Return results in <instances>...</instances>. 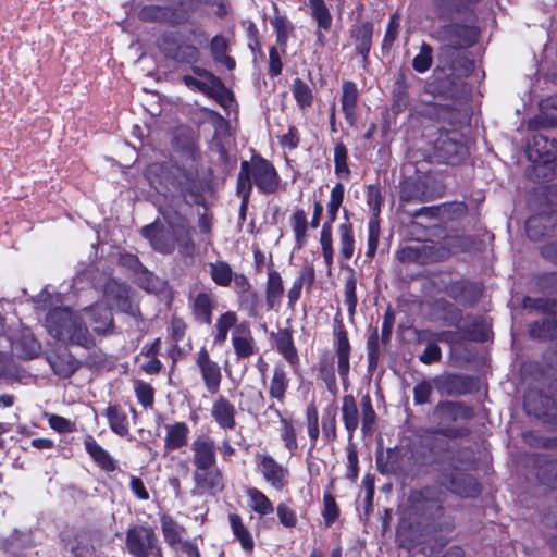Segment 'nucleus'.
Returning <instances> with one entry per match:
<instances>
[{
	"instance_id": "nucleus-1",
	"label": "nucleus",
	"mask_w": 557,
	"mask_h": 557,
	"mask_svg": "<svg viewBox=\"0 0 557 557\" xmlns=\"http://www.w3.org/2000/svg\"><path fill=\"white\" fill-rule=\"evenodd\" d=\"M162 214L166 225H147L141 228V234L161 253L169 255L177 250L182 258H193L195 243L186 218L173 208L164 209Z\"/></svg>"
},
{
	"instance_id": "nucleus-2",
	"label": "nucleus",
	"mask_w": 557,
	"mask_h": 557,
	"mask_svg": "<svg viewBox=\"0 0 557 557\" xmlns=\"http://www.w3.org/2000/svg\"><path fill=\"white\" fill-rule=\"evenodd\" d=\"M46 327L52 337L63 343L84 348L95 346L94 337L81 312L75 313L69 308H54L47 314Z\"/></svg>"
},
{
	"instance_id": "nucleus-3",
	"label": "nucleus",
	"mask_w": 557,
	"mask_h": 557,
	"mask_svg": "<svg viewBox=\"0 0 557 557\" xmlns=\"http://www.w3.org/2000/svg\"><path fill=\"white\" fill-rule=\"evenodd\" d=\"M206 41L203 33L195 29L166 33L160 39L159 47L163 54L175 62L195 64L200 59L198 45Z\"/></svg>"
},
{
	"instance_id": "nucleus-4",
	"label": "nucleus",
	"mask_w": 557,
	"mask_h": 557,
	"mask_svg": "<svg viewBox=\"0 0 557 557\" xmlns=\"http://www.w3.org/2000/svg\"><path fill=\"white\" fill-rule=\"evenodd\" d=\"M253 183L263 194H273L280 186V177L276 170L268 160L260 157L240 163L237 185H248L251 191Z\"/></svg>"
},
{
	"instance_id": "nucleus-5",
	"label": "nucleus",
	"mask_w": 557,
	"mask_h": 557,
	"mask_svg": "<svg viewBox=\"0 0 557 557\" xmlns=\"http://www.w3.org/2000/svg\"><path fill=\"white\" fill-rule=\"evenodd\" d=\"M125 545L133 557H163L158 535L149 525L128 528Z\"/></svg>"
},
{
	"instance_id": "nucleus-6",
	"label": "nucleus",
	"mask_w": 557,
	"mask_h": 557,
	"mask_svg": "<svg viewBox=\"0 0 557 557\" xmlns=\"http://www.w3.org/2000/svg\"><path fill=\"white\" fill-rule=\"evenodd\" d=\"M461 417H467V410L460 404L454 401H441L433 410V418L440 426L437 433L449 437L458 435L457 431L449 428V425Z\"/></svg>"
},
{
	"instance_id": "nucleus-7",
	"label": "nucleus",
	"mask_w": 557,
	"mask_h": 557,
	"mask_svg": "<svg viewBox=\"0 0 557 557\" xmlns=\"http://www.w3.org/2000/svg\"><path fill=\"white\" fill-rule=\"evenodd\" d=\"M256 463L267 483L273 486H284L289 483V470L278 463L272 456L257 454Z\"/></svg>"
},
{
	"instance_id": "nucleus-8",
	"label": "nucleus",
	"mask_w": 557,
	"mask_h": 557,
	"mask_svg": "<svg viewBox=\"0 0 557 557\" xmlns=\"http://www.w3.org/2000/svg\"><path fill=\"white\" fill-rule=\"evenodd\" d=\"M83 320L87 319L92 331L98 335H106L113 330V315L111 309L103 301L85 307L81 311Z\"/></svg>"
},
{
	"instance_id": "nucleus-9",
	"label": "nucleus",
	"mask_w": 557,
	"mask_h": 557,
	"mask_svg": "<svg viewBox=\"0 0 557 557\" xmlns=\"http://www.w3.org/2000/svg\"><path fill=\"white\" fill-rule=\"evenodd\" d=\"M196 362L208 392L218 393L222 380L220 366L210 358L206 348L199 350Z\"/></svg>"
},
{
	"instance_id": "nucleus-10",
	"label": "nucleus",
	"mask_w": 557,
	"mask_h": 557,
	"mask_svg": "<svg viewBox=\"0 0 557 557\" xmlns=\"http://www.w3.org/2000/svg\"><path fill=\"white\" fill-rule=\"evenodd\" d=\"M436 156L447 163H456L467 153L466 147L456 138V134H441L435 141Z\"/></svg>"
},
{
	"instance_id": "nucleus-11",
	"label": "nucleus",
	"mask_w": 557,
	"mask_h": 557,
	"mask_svg": "<svg viewBox=\"0 0 557 557\" xmlns=\"http://www.w3.org/2000/svg\"><path fill=\"white\" fill-rule=\"evenodd\" d=\"M190 448L195 469H208L215 465V445L212 440L199 436L194 440Z\"/></svg>"
},
{
	"instance_id": "nucleus-12",
	"label": "nucleus",
	"mask_w": 557,
	"mask_h": 557,
	"mask_svg": "<svg viewBox=\"0 0 557 557\" xmlns=\"http://www.w3.org/2000/svg\"><path fill=\"white\" fill-rule=\"evenodd\" d=\"M232 344L239 359L249 358L256 352L255 339L247 323L238 324L234 329Z\"/></svg>"
},
{
	"instance_id": "nucleus-13",
	"label": "nucleus",
	"mask_w": 557,
	"mask_h": 557,
	"mask_svg": "<svg viewBox=\"0 0 557 557\" xmlns=\"http://www.w3.org/2000/svg\"><path fill=\"white\" fill-rule=\"evenodd\" d=\"M214 305L215 299L212 292L203 290L197 293L191 300V310L195 319L201 323L210 324Z\"/></svg>"
},
{
	"instance_id": "nucleus-14",
	"label": "nucleus",
	"mask_w": 557,
	"mask_h": 557,
	"mask_svg": "<svg viewBox=\"0 0 557 557\" xmlns=\"http://www.w3.org/2000/svg\"><path fill=\"white\" fill-rule=\"evenodd\" d=\"M228 522L232 530V533L236 541L239 542L240 547L247 554H251L255 549V541L251 532L245 525L242 517L238 513H230Z\"/></svg>"
},
{
	"instance_id": "nucleus-15",
	"label": "nucleus",
	"mask_w": 557,
	"mask_h": 557,
	"mask_svg": "<svg viewBox=\"0 0 557 557\" xmlns=\"http://www.w3.org/2000/svg\"><path fill=\"white\" fill-rule=\"evenodd\" d=\"M212 417L223 429H233L235 426V408L224 397L220 396L212 406Z\"/></svg>"
},
{
	"instance_id": "nucleus-16",
	"label": "nucleus",
	"mask_w": 557,
	"mask_h": 557,
	"mask_svg": "<svg viewBox=\"0 0 557 557\" xmlns=\"http://www.w3.org/2000/svg\"><path fill=\"white\" fill-rule=\"evenodd\" d=\"M288 377L283 366L276 364L273 370V375L269 383V396L276 400L278 404H284L285 394L288 388Z\"/></svg>"
},
{
	"instance_id": "nucleus-17",
	"label": "nucleus",
	"mask_w": 557,
	"mask_h": 557,
	"mask_svg": "<svg viewBox=\"0 0 557 557\" xmlns=\"http://www.w3.org/2000/svg\"><path fill=\"white\" fill-rule=\"evenodd\" d=\"M350 33L355 40V46L358 53H360L363 57V60H366L372 45V24L369 22L356 24L351 28Z\"/></svg>"
},
{
	"instance_id": "nucleus-18",
	"label": "nucleus",
	"mask_w": 557,
	"mask_h": 557,
	"mask_svg": "<svg viewBox=\"0 0 557 557\" xmlns=\"http://www.w3.org/2000/svg\"><path fill=\"white\" fill-rule=\"evenodd\" d=\"M48 360L53 372L63 379L70 377L78 368L77 361L67 351L50 356Z\"/></svg>"
},
{
	"instance_id": "nucleus-19",
	"label": "nucleus",
	"mask_w": 557,
	"mask_h": 557,
	"mask_svg": "<svg viewBox=\"0 0 557 557\" xmlns=\"http://www.w3.org/2000/svg\"><path fill=\"white\" fill-rule=\"evenodd\" d=\"M161 530L164 537L165 543L173 549H177V546L182 545L185 541H183V534L185 533V528L183 525L177 524L172 517L163 516L161 519Z\"/></svg>"
},
{
	"instance_id": "nucleus-20",
	"label": "nucleus",
	"mask_w": 557,
	"mask_h": 557,
	"mask_svg": "<svg viewBox=\"0 0 557 557\" xmlns=\"http://www.w3.org/2000/svg\"><path fill=\"white\" fill-rule=\"evenodd\" d=\"M85 448L101 469L106 471H113L115 469V461L113 458L91 436L86 437Z\"/></svg>"
},
{
	"instance_id": "nucleus-21",
	"label": "nucleus",
	"mask_w": 557,
	"mask_h": 557,
	"mask_svg": "<svg viewBox=\"0 0 557 557\" xmlns=\"http://www.w3.org/2000/svg\"><path fill=\"white\" fill-rule=\"evenodd\" d=\"M165 448L168 450L178 449L186 445L189 428L184 422H176L165 426Z\"/></svg>"
},
{
	"instance_id": "nucleus-22",
	"label": "nucleus",
	"mask_w": 557,
	"mask_h": 557,
	"mask_svg": "<svg viewBox=\"0 0 557 557\" xmlns=\"http://www.w3.org/2000/svg\"><path fill=\"white\" fill-rule=\"evenodd\" d=\"M342 109L347 122L354 125L356 122L355 107L358 98V89L355 83L345 82L343 84Z\"/></svg>"
},
{
	"instance_id": "nucleus-23",
	"label": "nucleus",
	"mask_w": 557,
	"mask_h": 557,
	"mask_svg": "<svg viewBox=\"0 0 557 557\" xmlns=\"http://www.w3.org/2000/svg\"><path fill=\"white\" fill-rule=\"evenodd\" d=\"M210 51L213 60L225 65L228 70L235 69V60L227 54L228 41L222 35H216L211 39Z\"/></svg>"
},
{
	"instance_id": "nucleus-24",
	"label": "nucleus",
	"mask_w": 557,
	"mask_h": 557,
	"mask_svg": "<svg viewBox=\"0 0 557 557\" xmlns=\"http://www.w3.org/2000/svg\"><path fill=\"white\" fill-rule=\"evenodd\" d=\"M431 249L432 246L425 244L407 246L397 252V257L401 262L425 263L432 259Z\"/></svg>"
},
{
	"instance_id": "nucleus-25",
	"label": "nucleus",
	"mask_w": 557,
	"mask_h": 557,
	"mask_svg": "<svg viewBox=\"0 0 557 557\" xmlns=\"http://www.w3.org/2000/svg\"><path fill=\"white\" fill-rule=\"evenodd\" d=\"M342 417L347 432L351 435L359 424V411L352 395H345L343 397Z\"/></svg>"
},
{
	"instance_id": "nucleus-26",
	"label": "nucleus",
	"mask_w": 557,
	"mask_h": 557,
	"mask_svg": "<svg viewBox=\"0 0 557 557\" xmlns=\"http://www.w3.org/2000/svg\"><path fill=\"white\" fill-rule=\"evenodd\" d=\"M104 416L107 417L109 425L114 433L121 436L128 434L127 416L120 406L110 405L106 409Z\"/></svg>"
},
{
	"instance_id": "nucleus-27",
	"label": "nucleus",
	"mask_w": 557,
	"mask_h": 557,
	"mask_svg": "<svg viewBox=\"0 0 557 557\" xmlns=\"http://www.w3.org/2000/svg\"><path fill=\"white\" fill-rule=\"evenodd\" d=\"M336 354L338 358V374L345 380L349 372L350 345L345 331L337 334Z\"/></svg>"
},
{
	"instance_id": "nucleus-28",
	"label": "nucleus",
	"mask_w": 557,
	"mask_h": 557,
	"mask_svg": "<svg viewBox=\"0 0 557 557\" xmlns=\"http://www.w3.org/2000/svg\"><path fill=\"white\" fill-rule=\"evenodd\" d=\"M284 293L283 281L280 273L272 270L268 274L265 298L269 308H274L281 300Z\"/></svg>"
},
{
	"instance_id": "nucleus-29",
	"label": "nucleus",
	"mask_w": 557,
	"mask_h": 557,
	"mask_svg": "<svg viewBox=\"0 0 557 557\" xmlns=\"http://www.w3.org/2000/svg\"><path fill=\"white\" fill-rule=\"evenodd\" d=\"M237 323V315L233 311H226L222 313L214 325L215 329V335H214V343L215 344H223L227 339L228 331L232 327H236Z\"/></svg>"
},
{
	"instance_id": "nucleus-30",
	"label": "nucleus",
	"mask_w": 557,
	"mask_h": 557,
	"mask_svg": "<svg viewBox=\"0 0 557 557\" xmlns=\"http://www.w3.org/2000/svg\"><path fill=\"white\" fill-rule=\"evenodd\" d=\"M212 281L222 287L230 286L233 278V271L225 261H216L208 264Z\"/></svg>"
},
{
	"instance_id": "nucleus-31",
	"label": "nucleus",
	"mask_w": 557,
	"mask_h": 557,
	"mask_svg": "<svg viewBox=\"0 0 557 557\" xmlns=\"http://www.w3.org/2000/svg\"><path fill=\"white\" fill-rule=\"evenodd\" d=\"M195 481L200 487H218L223 485V478L220 470L214 466L208 469H195Z\"/></svg>"
},
{
	"instance_id": "nucleus-32",
	"label": "nucleus",
	"mask_w": 557,
	"mask_h": 557,
	"mask_svg": "<svg viewBox=\"0 0 557 557\" xmlns=\"http://www.w3.org/2000/svg\"><path fill=\"white\" fill-rule=\"evenodd\" d=\"M309 7L319 28L329 30L332 26V15L324 0H309Z\"/></svg>"
},
{
	"instance_id": "nucleus-33",
	"label": "nucleus",
	"mask_w": 557,
	"mask_h": 557,
	"mask_svg": "<svg viewBox=\"0 0 557 557\" xmlns=\"http://www.w3.org/2000/svg\"><path fill=\"white\" fill-rule=\"evenodd\" d=\"M139 18L145 22L174 23L172 12L169 8L159 5H146L139 12Z\"/></svg>"
},
{
	"instance_id": "nucleus-34",
	"label": "nucleus",
	"mask_w": 557,
	"mask_h": 557,
	"mask_svg": "<svg viewBox=\"0 0 557 557\" xmlns=\"http://www.w3.org/2000/svg\"><path fill=\"white\" fill-rule=\"evenodd\" d=\"M126 296L127 289L124 285L116 281H109L104 286L103 299L101 301L111 309L113 306H119L120 301L125 299Z\"/></svg>"
},
{
	"instance_id": "nucleus-35",
	"label": "nucleus",
	"mask_w": 557,
	"mask_h": 557,
	"mask_svg": "<svg viewBox=\"0 0 557 557\" xmlns=\"http://www.w3.org/2000/svg\"><path fill=\"white\" fill-rule=\"evenodd\" d=\"M182 81L187 87L201 91L211 97H219L226 91L225 87L213 86V84H209L201 78H196L190 75H184Z\"/></svg>"
},
{
	"instance_id": "nucleus-36",
	"label": "nucleus",
	"mask_w": 557,
	"mask_h": 557,
	"mask_svg": "<svg viewBox=\"0 0 557 557\" xmlns=\"http://www.w3.org/2000/svg\"><path fill=\"white\" fill-rule=\"evenodd\" d=\"M250 508L260 516H267L274 511L272 502L260 490H248Z\"/></svg>"
},
{
	"instance_id": "nucleus-37",
	"label": "nucleus",
	"mask_w": 557,
	"mask_h": 557,
	"mask_svg": "<svg viewBox=\"0 0 557 557\" xmlns=\"http://www.w3.org/2000/svg\"><path fill=\"white\" fill-rule=\"evenodd\" d=\"M320 244L322 249V256L329 270L333 265V239H332V226L330 223H324L320 234Z\"/></svg>"
},
{
	"instance_id": "nucleus-38",
	"label": "nucleus",
	"mask_w": 557,
	"mask_h": 557,
	"mask_svg": "<svg viewBox=\"0 0 557 557\" xmlns=\"http://www.w3.org/2000/svg\"><path fill=\"white\" fill-rule=\"evenodd\" d=\"M436 311L447 325L458 326L462 320L461 311L454 304L444 300L437 301Z\"/></svg>"
},
{
	"instance_id": "nucleus-39",
	"label": "nucleus",
	"mask_w": 557,
	"mask_h": 557,
	"mask_svg": "<svg viewBox=\"0 0 557 557\" xmlns=\"http://www.w3.org/2000/svg\"><path fill=\"white\" fill-rule=\"evenodd\" d=\"M341 236L339 252L343 259L349 260L355 251V238L350 224H342L338 228Z\"/></svg>"
},
{
	"instance_id": "nucleus-40",
	"label": "nucleus",
	"mask_w": 557,
	"mask_h": 557,
	"mask_svg": "<svg viewBox=\"0 0 557 557\" xmlns=\"http://www.w3.org/2000/svg\"><path fill=\"white\" fill-rule=\"evenodd\" d=\"M276 347L280 354L290 363L296 364L298 362V356L294 346L292 336L288 333L280 334L276 341Z\"/></svg>"
},
{
	"instance_id": "nucleus-41",
	"label": "nucleus",
	"mask_w": 557,
	"mask_h": 557,
	"mask_svg": "<svg viewBox=\"0 0 557 557\" xmlns=\"http://www.w3.org/2000/svg\"><path fill=\"white\" fill-rule=\"evenodd\" d=\"M343 199H344V185L342 183H338L331 190V198L327 203L329 220L325 223H330V226H332V223L336 219L337 211H338L339 207L342 206Z\"/></svg>"
},
{
	"instance_id": "nucleus-42",
	"label": "nucleus",
	"mask_w": 557,
	"mask_h": 557,
	"mask_svg": "<svg viewBox=\"0 0 557 557\" xmlns=\"http://www.w3.org/2000/svg\"><path fill=\"white\" fill-rule=\"evenodd\" d=\"M20 349V356L26 359H32L39 355L41 350L40 343L30 335H25L18 342L16 348Z\"/></svg>"
},
{
	"instance_id": "nucleus-43",
	"label": "nucleus",
	"mask_w": 557,
	"mask_h": 557,
	"mask_svg": "<svg viewBox=\"0 0 557 557\" xmlns=\"http://www.w3.org/2000/svg\"><path fill=\"white\" fill-rule=\"evenodd\" d=\"M335 173L348 177L350 171L347 164V149L343 143H337L334 147Z\"/></svg>"
},
{
	"instance_id": "nucleus-44",
	"label": "nucleus",
	"mask_w": 557,
	"mask_h": 557,
	"mask_svg": "<svg viewBox=\"0 0 557 557\" xmlns=\"http://www.w3.org/2000/svg\"><path fill=\"white\" fill-rule=\"evenodd\" d=\"M361 410H362V431L364 433L371 432L374 421H375V411L372 407L371 399L368 395L361 398Z\"/></svg>"
},
{
	"instance_id": "nucleus-45",
	"label": "nucleus",
	"mask_w": 557,
	"mask_h": 557,
	"mask_svg": "<svg viewBox=\"0 0 557 557\" xmlns=\"http://www.w3.org/2000/svg\"><path fill=\"white\" fill-rule=\"evenodd\" d=\"M281 422L283 424L281 431L282 441L288 451L294 455L298 447L295 429L293 424L284 418H281Z\"/></svg>"
},
{
	"instance_id": "nucleus-46",
	"label": "nucleus",
	"mask_w": 557,
	"mask_h": 557,
	"mask_svg": "<svg viewBox=\"0 0 557 557\" xmlns=\"http://www.w3.org/2000/svg\"><path fill=\"white\" fill-rule=\"evenodd\" d=\"M294 97L301 107H309L312 102V92L309 86L300 78L295 79L293 86Z\"/></svg>"
},
{
	"instance_id": "nucleus-47",
	"label": "nucleus",
	"mask_w": 557,
	"mask_h": 557,
	"mask_svg": "<svg viewBox=\"0 0 557 557\" xmlns=\"http://www.w3.org/2000/svg\"><path fill=\"white\" fill-rule=\"evenodd\" d=\"M432 64V48L428 44H422L420 52L414 57L412 66L417 72L423 73Z\"/></svg>"
},
{
	"instance_id": "nucleus-48",
	"label": "nucleus",
	"mask_w": 557,
	"mask_h": 557,
	"mask_svg": "<svg viewBox=\"0 0 557 557\" xmlns=\"http://www.w3.org/2000/svg\"><path fill=\"white\" fill-rule=\"evenodd\" d=\"M323 519L327 527L333 524L339 516V508L335 502V498L330 494L325 493L323 496Z\"/></svg>"
},
{
	"instance_id": "nucleus-49",
	"label": "nucleus",
	"mask_w": 557,
	"mask_h": 557,
	"mask_svg": "<svg viewBox=\"0 0 557 557\" xmlns=\"http://www.w3.org/2000/svg\"><path fill=\"white\" fill-rule=\"evenodd\" d=\"M48 418V423L51 429L57 431L58 433H71L76 430L75 422L58 416V414H46Z\"/></svg>"
},
{
	"instance_id": "nucleus-50",
	"label": "nucleus",
	"mask_w": 557,
	"mask_h": 557,
	"mask_svg": "<svg viewBox=\"0 0 557 557\" xmlns=\"http://www.w3.org/2000/svg\"><path fill=\"white\" fill-rule=\"evenodd\" d=\"M293 230L298 245L304 243L307 231V216L304 210H297L292 218Z\"/></svg>"
},
{
	"instance_id": "nucleus-51",
	"label": "nucleus",
	"mask_w": 557,
	"mask_h": 557,
	"mask_svg": "<svg viewBox=\"0 0 557 557\" xmlns=\"http://www.w3.org/2000/svg\"><path fill=\"white\" fill-rule=\"evenodd\" d=\"M278 521L285 528H295L297 524V515L294 509L287 506L285 503H280L276 507Z\"/></svg>"
},
{
	"instance_id": "nucleus-52",
	"label": "nucleus",
	"mask_w": 557,
	"mask_h": 557,
	"mask_svg": "<svg viewBox=\"0 0 557 557\" xmlns=\"http://www.w3.org/2000/svg\"><path fill=\"white\" fill-rule=\"evenodd\" d=\"M308 433L312 442H315L319 437V417L318 410L314 404H309L306 410Z\"/></svg>"
},
{
	"instance_id": "nucleus-53",
	"label": "nucleus",
	"mask_w": 557,
	"mask_h": 557,
	"mask_svg": "<svg viewBox=\"0 0 557 557\" xmlns=\"http://www.w3.org/2000/svg\"><path fill=\"white\" fill-rule=\"evenodd\" d=\"M368 360L370 367H375L380 356L379 334L376 329H372L367 343Z\"/></svg>"
},
{
	"instance_id": "nucleus-54",
	"label": "nucleus",
	"mask_w": 557,
	"mask_h": 557,
	"mask_svg": "<svg viewBox=\"0 0 557 557\" xmlns=\"http://www.w3.org/2000/svg\"><path fill=\"white\" fill-rule=\"evenodd\" d=\"M135 393L138 401L145 406H152L153 404V388L145 382L136 381L135 382Z\"/></svg>"
},
{
	"instance_id": "nucleus-55",
	"label": "nucleus",
	"mask_w": 557,
	"mask_h": 557,
	"mask_svg": "<svg viewBox=\"0 0 557 557\" xmlns=\"http://www.w3.org/2000/svg\"><path fill=\"white\" fill-rule=\"evenodd\" d=\"M466 32V28L460 25H449L443 29V34L445 38L449 41V45L454 48H461L467 42L463 40H460L459 37L462 33Z\"/></svg>"
},
{
	"instance_id": "nucleus-56",
	"label": "nucleus",
	"mask_w": 557,
	"mask_h": 557,
	"mask_svg": "<svg viewBox=\"0 0 557 557\" xmlns=\"http://www.w3.org/2000/svg\"><path fill=\"white\" fill-rule=\"evenodd\" d=\"M525 441L536 447L555 448L557 447V437H545L533 432L524 434Z\"/></svg>"
},
{
	"instance_id": "nucleus-57",
	"label": "nucleus",
	"mask_w": 557,
	"mask_h": 557,
	"mask_svg": "<svg viewBox=\"0 0 557 557\" xmlns=\"http://www.w3.org/2000/svg\"><path fill=\"white\" fill-rule=\"evenodd\" d=\"M411 527L410 525H399L396 530V541L399 547L403 548H411L416 545V541L410 536Z\"/></svg>"
},
{
	"instance_id": "nucleus-58",
	"label": "nucleus",
	"mask_w": 557,
	"mask_h": 557,
	"mask_svg": "<svg viewBox=\"0 0 557 557\" xmlns=\"http://www.w3.org/2000/svg\"><path fill=\"white\" fill-rule=\"evenodd\" d=\"M432 393V385L430 382L422 381L417 384L413 388V399L418 405H422L429 401V397Z\"/></svg>"
},
{
	"instance_id": "nucleus-59",
	"label": "nucleus",
	"mask_w": 557,
	"mask_h": 557,
	"mask_svg": "<svg viewBox=\"0 0 557 557\" xmlns=\"http://www.w3.org/2000/svg\"><path fill=\"white\" fill-rule=\"evenodd\" d=\"M271 24L274 26L276 30L277 42L281 45H285L288 37L289 27L287 21L283 16H275Z\"/></svg>"
},
{
	"instance_id": "nucleus-60",
	"label": "nucleus",
	"mask_w": 557,
	"mask_h": 557,
	"mask_svg": "<svg viewBox=\"0 0 557 557\" xmlns=\"http://www.w3.org/2000/svg\"><path fill=\"white\" fill-rule=\"evenodd\" d=\"M323 433L327 438H334L336 435V411L330 409L323 417L322 422Z\"/></svg>"
},
{
	"instance_id": "nucleus-61",
	"label": "nucleus",
	"mask_w": 557,
	"mask_h": 557,
	"mask_svg": "<svg viewBox=\"0 0 557 557\" xmlns=\"http://www.w3.org/2000/svg\"><path fill=\"white\" fill-rule=\"evenodd\" d=\"M186 323L184 322L183 319L181 318H176L174 317L172 320H171V326H170V331H171V337H172V341L176 344H178V342H181L185 334H186Z\"/></svg>"
},
{
	"instance_id": "nucleus-62",
	"label": "nucleus",
	"mask_w": 557,
	"mask_h": 557,
	"mask_svg": "<svg viewBox=\"0 0 557 557\" xmlns=\"http://www.w3.org/2000/svg\"><path fill=\"white\" fill-rule=\"evenodd\" d=\"M442 357L441 348L437 344L431 343L426 346L423 354L419 357L425 364L438 361Z\"/></svg>"
},
{
	"instance_id": "nucleus-63",
	"label": "nucleus",
	"mask_w": 557,
	"mask_h": 557,
	"mask_svg": "<svg viewBox=\"0 0 557 557\" xmlns=\"http://www.w3.org/2000/svg\"><path fill=\"white\" fill-rule=\"evenodd\" d=\"M358 473V456L355 448L349 447L347 449V472L346 476L348 479H355Z\"/></svg>"
},
{
	"instance_id": "nucleus-64",
	"label": "nucleus",
	"mask_w": 557,
	"mask_h": 557,
	"mask_svg": "<svg viewBox=\"0 0 557 557\" xmlns=\"http://www.w3.org/2000/svg\"><path fill=\"white\" fill-rule=\"evenodd\" d=\"M549 332V321H536L530 325L529 333L533 338L545 337Z\"/></svg>"
}]
</instances>
